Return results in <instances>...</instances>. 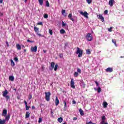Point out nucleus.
I'll use <instances>...</instances> for the list:
<instances>
[{"label":"nucleus","mask_w":124,"mask_h":124,"mask_svg":"<svg viewBox=\"0 0 124 124\" xmlns=\"http://www.w3.org/2000/svg\"><path fill=\"white\" fill-rule=\"evenodd\" d=\"M24 103L25 104V107H26V110H30V108H31V107L30 106H28V103L27 102V101L24 100Z\"/></svg>","instance_id":"11"},{"label":"nucleus","mask_w":124,"mask_h":124,"mask_svg":"<svg viewBox=\"0 0 124 124\" xmlns=\"http://www.w3.org/2000/svg\"><path fill=\"white\" fill-rule=\"evenodd\" d=\"M104 14H108V10H106L104 11Z\"/></svg>","instance_id":"50"},{"label":"nucleus","mask_w":124,"mask_h":124,"mask_svg":"<svg viewBox=\"0 0 124 124\" xmlns=\"http://www.w3.org/2000/svg\"><path fill=\"white\" fill-rule=\"evenodd\" d=\"M7 115V110L4 109L2 111V116L5 117Z\"/></svg>","instance_id":"8"},{"label":"nucleus","mask_w":124,"mask_h":124,"mask_svg":"<svg viewBox=\"0 0 124 124\" xmlns=\"http://www.w3.org/2000/svg\"><path fill=\"white\" fill-rule=\"evenodd\" d=\"M77 72H78V73H79V74H81V73H82L81 69H80V68L77 69Z\"/></svg>","instance_id":"34"},{"label":"nucleus","mask_w":124,"mask_h":124,"mask_svg":"<svg viewBox=\"0 0 124 124\" xmlns=\"http://www.w3.org/2000/svg\"><path fill=\"white\" fill-rule=\"evenodd\" d=\"M4 97H5L7 101L8 100V99H10V96H9V95H7L5 96Z\"/></svg>","instance_id":"32"},{"label":"nucleus","mask_w":124,"mask_h":124,"mask_svg":"<svg viewBox=\"0 0 124 124\" xmlns=\"http://www.w3.org/2000/svg\"><path fill=\"white\" fill-rule=\"evenodd\" d=\"M59 104H60V100H59L58 97H56L55 99V105H56V106H58Z\"/></svg>","instance_id":"14"},{"label":"nucleus","mask_w":124,"mask_h":124,"mask_svg":"<svg viewBox=\"0 0 124 124\" xmlns=\"http://www.w3.org/2000/svg\"><path fill=\"white\" fill-rule=\"evenodd\" d=\"M60 33H61V34H63L64 33H65V31H64V30L63 29H61L60 30Z\"/></svg>","instance_id":"28"},{"label":"nucleus","mask_w":124,"mask_h":124,"mask_svg":"<svg viewBox=\"0 0 124 124\" xmlns=\"http://www.w3.org/2000/svg\"><path fill=\"white\" fill-rule=\"evenodd\" d=\"M17 98V99H20L21 97H20L19 96H18Z\"/></svg>","instance_id":"59"},{"label":"nucleus","mask_w":124,"mask_h":124,"mask_svg":"<svg viewBox=\"0 0 124 124\" xmlns=\"http://www.w3.org/2000/svg\"><path fill=\"white\" fill-rule=\"evenodd\" d=\"M95 84H96L97 87L98 86V82H97V81H95Z\"/></svg>","instance_id":"55"},{"label":"nucleus","mask_w":124,"mask_h":124,"mask_svg":"<svg viewBox=\"0 0 124 124\" xmlns=\"http://www.w3.org/2000/svg\"><path fill=\"white\" fill-rule=\"evenodd\" d=\"M8 94V91H7V90H5L4 91L2 92V96L4 97L6 95Z\"/></svg>","instance_id":"10"},{"label":"nucleus","mask_w":124,"mask_h":124,"mask_svg":"<svg viewBox=\"0 0 124 124\" xmlns=\"http://www.w3.org/2000/svg\"><path fill=\"white\" fill-rule=\"evenodd\" d=\"M106 123H105V121H102L101 124H105Z\"/></svg>","instance_id":"54"},{"label":"nucleus","mask_w":124,"mask_h":124,"mask_svg":"<svg viewBox=\"0 0 124 124\" xmlns=\"http://www.w3.org/2000/svg\"><path fill=\"white\" fill-rule=\"evenodd\" d=\"M5 117V118L4 120H5V121H8L10 119V114H8L7 115H6Z\"/></svg>","instance_id":"16"},{"label":"nucleus","mask_w":124,"mask_h":124,"mask_svg":"<svg viewBox=\"0 0 124 124\" xmlns=\"http://www.w3.org/2000/svg\"><path fill=\"white\" fill-rule=\"evenodd\" d=\"M32 98V96H31V94H29V100H30V99H31V98Z\"/></svg>","instance_id":"43"},{"label":"nucleus","mask_w":124,"mask_h":124,"mask_svg":"<svg viewBox=\"0 0 124 124\" xmlns=\"http://www.w3.org/2000/svg\"><path fill=\"white\" fill-rule=\"evenodd\" d=\"M73 104H76V101L75 100L73 101Z\"/></svg>","instance_id":"56"},{"label":"nucleus","mask_w":124,"mask_h":124,"mask_svg":"<svg viewBox=\"0 0 124 124\" xmlns=\"http://www.w3.org/2000/svg\"><path fill=\"white\" fill-rule=\"evenodd\" d=\"M15 62H18V58L17 57H15L14 58Z\"/></svg>","instance_id":"45"},{"label":"nucleus","mask_w":124,"mask_h":124,"mask_svg":"<svg viewBox=\"0 0 124 124\" xmlns=\"http://www.w3.org/2000/svg\"><path fill=\"white\" fill-rule=\"evenodd\" d=\"M40 107H42V106H44V104H40Z\"/></svg>","instance_id":"57"},{"label":"nucleus","mask_w":124,"mask_h":124,"mask_svg":"<svg viewBox=\"0 0 124 124\" xmlns=\"http://www.w3.org/2000/svg\"><path fill=\"white\" fill-rule=\"evenodd\" d=\"M41 122H42V118H39V120H38L39 124H40V123H41Z\"/></svg>","instance_id":"42"},{"label":"nucleus","mask_w":124,"mask_h":124,"mask_svg":"<svg viewBox=\"0 0 124 124\" xmlns=\"http://www.w3.org/2000/svg\"><path fill=\"white\" fill-rule=\"evenodd\" d=\"M114 2H115L114 0H109L108 2V4L110 5V6L112 7L113 6V5L114 4Z\"/></svg>","instance_id":"12"},{"label":"nucleus","mask_w":124,"mask_h":124,"mask_svg":"<svg viewBox=\"0 0 124 124\" xmlns=\"http://www.w3.org/2000/svg\"><path fill=\"white\" fill-rule=\"evenodd\" d=\"M58 67H59V65H58V64H55L54 67L55 71H57V70H58Z\"/></svg>","instance_id":"30"},{"label":"nucleus","mask_w":124,"mask_h":124,"mask_svg":"<svg viewBox=\"0 0 124 124\" xmlns=\"http://www.w3.org/2000/svg\"><path fill=\"white\" fill-rule=\"evenodd\" d=\"M27 1H28V0H24V2L25 3H27Z\"/></svg>","instance_id":"62"},{"label":"nucleus","mask_w":124,"mask_h":124,"mask_svg":"<svg viewBox=\"0 0 124 124\" xmlns=\"http://www.w3.org/2000/svg\"><path fill=\"white\" fill-rule=\"evenodd\" d=\"M34 31H35V32H38V31H39V29L37 28V27H36V26H34Z\"/></svg>","instance_id":"23"},{"label":"nucleus","mask_w":124,"mask_h":124,"mask_svg":"<svg viewBox=\"0 0 124 124\" xmlns=\"http://www.w3.org/2000/svg\"><path fill=\"white\" fill-rule=\"evenodd\" d=\"M44 18H45V19H47V18H48V15L47 14L44 15Z\"/></svg>","instance_id":"41"},{"label":"nucleus","mask_w":124,"mask_h":124,"mask_svg":"<svg viewBox=\"0 0 124 124\" xmlns=\"http://www.w3.org/2000/svg\"><path fill=\"white\" fill-rule=\"evenodd\" d=\"M112 42L114 44V45L115 46H116V47L118 46V45H117V41H116V40L112 39Z\"/></svg>","instance_id":"22"},{"label":"nucleus","mask_w":124,"mask_h":124,"mask_svg":"<svg viewBox=\"0 0 124 124\" xmlns=\"http://www.w3.org/2000/svg\"><path fill=\"white\" fill-rule=\"evenodd\" d=\"M59 57L60 59H62V58H63V54L62 53H60Z\"/></svg>","instance_id":"36"},{"label":"nucleus","mask_w":124,"mask_h":124,"mask_svg":"<svg viewBox=\"0 0 124 124\" xmlns=\"http://www.w3.org/2000/svg\"><path fill=\"white\" fill-rule=\"evenodd\" d=\"M16 49L17 50H21V49H22V47L21 46V45H20V44H17L16 45Z\"/></svg>","instance_id":"15"},{"label":"nucleus","mask_w":124,"mask_h":124,"mask_svg":"<svg viewBox=\"0 0 124 124\" xmlns=\"http://www.w3.org/2000/svg\"><path fill=\"white\" fill-rule=\"evenodd\" d=\"M3 0H0V3H2Z\"/></svg>","instance_id":"60"},{"label":"nucleus","mask_w":124,"mask_h":124,"mask_svg":"<svg viewBox=\"0 0 124 124\" xmlns=\"http://www.w3.org/2000/svg\"><path fill=\"white\" fill-rule=\"evenodd\" d=\"M64 13H65V10H62V15H63V14H64Z\"/></svg>","instance_id":"49"},{"label":"nucleus","mask_w":124,"mask_h":124,"mask_svg":"<svg viewBox=\"0 0 124 124\" xmlns=\"http://www.w3.org/2000/svg\"><path fill=\"white\" fill-rule=\"evenodd\" d=\"M31 109H32V110H34V109H35V107H34V106H32L31 107Z\"/></svg>","instance_id":"52"},{"label":"nucleus","mask_w":124,"mask_h":124,"mask_svg":"<svg viewBox=\"0 0 124 124\" xmlns=\"http://www.w3.org/2000/svg\"><path fill=\"white\" fill-rule=\"evenodd\" d=\"M86 1L88 3V4H91V3H92V2L93 1L92 0H86Z\"/></svg>","instance_id":"37"},{"label":"nucleus","mask_w":124,"mask_h":124,"mask_svg":"<svg viewBox=\"0 0 124 124\" xmlns=\"http://www.w3.org/2000/svg\"><path fill=\"white\" fill-rule=\"evenodd\" d=\"M76 53L78 54V58H81L83 56V50L80 49V48L78 47Z\"/></svg>","instance_id":"1"},{"label":"nucleus","mask_w":124,"mask_h":124,"mask_svg":"<svg viewBox=\"0 0 124 124\" xmlns=\"http://www.w3.org/2000/svg\"><path fill=\"white\" fill-rule=\"evenodd\" d=\"M75 77H78V75H79V74L77 72H75L74 74Z\"/></svg>","instance_id":"33"},{"label":"nucleus","mask_w":124,"mask_h":124,"mask_svg":"<svg viewBox=\"0 0 124 124\" xmlns=\"http://www.w3.org/2000/svg\"><path fill=\"white\" fill-rule=\"evenodd\" d=\"M11 64L12 66H15V63L14 62V61L12 60V59L11 60Z\"/></svg>","instance_id":"25"},{"label":"nucleus","mask_w":124,"mask_h":124,"mask_svg":"<svg viewBox=\"0 0 124 124\" xmlns=\"http://www.w3.org/2000/svg\"><path fill=\"white\" fill-rule=\"evenodd\" d=\"M6 44L7 45V47L9 46V44H8V42L7 41L6 42Z\"/></svg>","instance_id":"53"},{"label":"nucleus","mask_w":124,"mask_h":124,"mask_svg":"<svg viewBox=\"0 0 124 124\" xmlns=\"http://www.w3.org/2000/svg\"><path fill=\"white\" fill-rule=\"evenodd\" d=\"M68 17L69 19H70V20H71V21H72V22H74V19H73V18H72V14H69Z\"/></svg>","instance_id":"13"},{"label":"nucleus","mask_w":124,"mask_h":124,"mask_svg":"<svg viewBox=\"0 0 124 124\" xmlns=\"http://www.w3.org/2000/svg\"><path fill=\"white\" fill-rule=\"evenodd\" d=\"M37 35H38L39 36H41V34H40V33H37Z\"/></svg>","instance_id":"61"},{"label":"nucleus","mask_w":124,"mask_h":124,"mask_svg":"<svg viewBox=\"0 0 124 124\" xmlns=\"http://www.w3.org/2000/svg\"><path fill=\"white\" fill-rule=\"evenodd\" d=\"M40 5H43V0H38Z\"/></svg>","instance_id":"31"},{"label":"nucleus","mask_w":124,"mask_h":124,"mask_svg":"<svg viewBox=\"0 0 124 124\" xmlns=\"http://www.w3.org/2000/svg\"><path fill=\"white\" fill-rule=\"evenodd\" d=\"M66 24L64 23L63 21L62 22V27H65Z\"/></svg>","instance_id":"46"},{"label":"nucleus","mask_w":124,"mask_h":124,"mask_svg":"<svg viewBox=\"0 0 124 124\" xmlns=\"http://www.w3.org/2000/svg\"><path fill=\"white\" fill-rule=\"evenodd\" d=\"M97 92H98V93H100V92H101V88H100V87H99L98 88V89H97Z\"/></svg>","instance_id":"40"},{"label":"nucleus","mask_w":124,"mask_h":124,"mask_svg":"<svg viewBox=\"0 0 124 124\" xmlns=\"http://www.w3.org/2000/svg\"><path fill=\"white\" fill-rule=\"evenodd\" d=\"M79 112L80 114V116H84V111H83V109H82V108L79 109Z\"/></svg>","instance_id":"17"},{"label":"nucleus","mask_w":124,"mask_h":124,"mask_svg":"<svg viewBox=\"0 0 124 124\" xmlns=\"http://www.w3.org/2000/svg\"><path fill=\"white\" fill-rule=\"evenodd\" d=\"M45 94L46 95V101H49L50 100V96H51V93L46 92Z\"/></svg>","instance_id":"3"},{"label":"nucleus","mask_w":124,"mask_h":124,"mask_svg":"<svg viewBox=\"0 0 124 124\" xmlns=\"http://www.w3.org/2000/svg\"><path fill=\"white\" fill-rule=\"evenodd\" d=\"M44 53H46V50H44Z\"/></svg>","instance_id":"64"},{"label":"nucleus","mask_w":124,"mask_h":124,"mask_svg":"<svg viewBox=\"0 0 124 124\" xmlns=\"http://www.w3.org/2000/svg\"><path fill=\"white\" fill-rule=\"evenodd\" d=\"M79 13L80 14H81V15L84 16L85 18H89V17L88 16V13L87 12H85L84 13H83L82 11H80L79 12Z\"/></svg>","instance_id":"5"},{"label":"nucleus","mask_w":124,"mask_h":124,"mask_svg":"<svg viewBox=\"0 0 124 124\" xmlns=\"http://www.w3.org/2000/svg\"><path fill=\"white\" fill-rule=\"evenodd\" d=\"M49 33L51 35H53V30L49 29Z\"/></svg>","instance_id":"39"},{"label":"nucleus","mask_w":124,"mask_h":124,"mask_svg":"<svg viewBox=\"0 0 124 124\" xmlns=\"http://www.w3.org/2000/svg\"><path fill=\"white\" fill-rule=\"evenodd\" d=\"M107 106H108V103L106 102H103V107L104 108H107Z\"/></svg>","instance_id":"19"},{"label":"nucleus","mask_w":124,"mask_h":124,"mask_svg":"<svg viewBox=\"0 0 124 124\" xmlns=\"http://www.w3.org/2000/svg\"><path fill=\"white\" fill-rule=\"evenodd\" d=\"M86 54H87V55H91V50L90 49H86Z\"/></svg>","instance_id":"29"},{"label":"nucleus","mask_w":124,"mask_h":124,"mask_svg":"<svg viewBox=\"0 0 124 124\" xmlns=\"http://www.w3.org/2000/svg\"><path fill=\"white\" fill-rule=\"evenodd\" d=\"M57 120L61 124V123L62 122V121H63V119H62V117H60L57 119Z\"/></svg>","instance_id":"21"},{"label":"nucleus","mask_w":124,"mask_h":124,"mask_svg":"<svg viewBox=\"0 0 124 124\" xmlns=\"http://www.w3.org/2000/svg\"><path fill=\"white\" fill-rule=\"evenodd\" d=\"M97 17L98 19H99L100 20H101V21L102 22H104V17L102 16V15H97Z\"/></svg>","instance_id":"7"},{"label":"nucleus","mask_w":124,"mask_h":124,"mask_svg":"<svg viewBox=\"0 0 124 124\" xmlns=\"http://www.w3.org/2000/svg\"><path fill=\"white\" fill-rule=\"evenodd\" d=\"M106 120V117H105V116H103L102 117V121H105V120Z\"/></svg>","instance_id":"38"},{"label":"nucleus","mask_w":124,"mask_h":124,"mask_svg":"<svg viewBox=\"0 0 124 124\" xmlns=\"http://www.w3.org/2000/svg\"><path fill=\"white\" fill-rule=\"evenodd\" d=\"M86 38L88 41H92L93 40V36L91 33H88L86 36Z\"/></svg>","instance_id":"2"},{"label":"nucleus","mask_w":124,"mask_h":124,"mask_svg":"<svg viewBox=\"0 0 124 124\" xmlns=\"http://www.w3.org/2000/svg\"><path fill=\"white\" fill-rule=\"evenodd\" d=\"M112 29H113V27H110V28H108V31L111 32L112 31Z\"/></svg>","instance_id":"44"},{"label":"nucleus","mask_w":124,"mask_h":124,"mask_svg":"<svg viewBox=\"0 0 124 124\" xmlns=\"http://www.w3.org/2000/svg\"><path fill=\"white\" fill-rule=\"evenodd\" d=\"M9 79L10 81H14V77L13 76H10L9 77Z\"/></svg>","instance_id":"26"},{"label":"nucleus","mask_w":124,"mask_h":124,"mask_svg":"<svg viewBox=\"0 0 124 124\" xmlns=\"http://www.w3.org/2000/svg\"><path fill=\"white\" fill-rule=\"evenodd\" d=\"M5 123H6V121H5V120L3 119L2 120L0 119V124H5Z\"/></svg>","instance_id":"18"},{"label":"nucleus","mask_w":124,"mask_h":124,"mask_svg":"<svg viewBox=\"0 0 124 124\" xmlns=\"http://www.w3.org/2000/svg\"><path fill=\"white\" fill-rule=\"evenodd\" d=\"M73 120H74V121H76V120H77V117H74Z\"/></svg>","instance_id":"58"},{"label":"nucleus","mask_w":124,"mask_h":124,"mask_svg":"<svg viewBox=\"0 0 124 124\" xmlns=\"http://www.w3.org/2000/svg\"><path fill=\"white\" fill-rule=\"evenodd\" d=\"M106 72H113V68L108 67L106 69Z\"/></svg>","instance_id":"9"},{"label":"nucleus","mask_w":124,"mask_h":124,"mask_svg":"<svg viewBox=\"0 0 124 124\" xmlns=\"http://www.w3.org/2000/svg\"><path fill=\"white\" fill-rule=\"evenodd\" d=\"M31 52H34V53H36V52H37V46H35L33 47L31 46Z\"/></svg>","instance_id":"6"},{"label":"nucleus","mask_w":124,"mask_h":124,"mask_svg":"<svg viewBox=\"0 0 124 124\" xmlns=\"http://www.w3.org/2000/svg\"><path fill=\"white\" fill-rule=\"evenodd\" d=\"M120 58L122 59L123 58H124V56H121Z\"/></svg>","instance_id":"63"},{"label":"nucleus","mask_w":124,"mask_h":124,"mask_svg":"<svg viewBox=\"0 0 124 124\" xmlns=\"http://www.w3.org/2000/svg\"><path fill=\"white\" fill-rule=\"evenodd\" d=\"M51 66L52 69H54V67H55V62H51Z\"/></svg>","instance_id":"35"},{"label":"nucleus","mask_w":124,"mask_h":124,"mask_svg":"<svg viewBox=\"0 0 124 124\" xmlns=\"http://www.w3.org/2000/svg\"><path fill=\"white\" fill-rule=\"evenodd\" d=\"M30 113L29 112V111L26 112V115H25V118L26 119H28V118H30Z\"/></svg>","instance_id":"20"},{"label":"nucleus","mask_w":124,"mask_h":124,"mask_svg":"<svg viewBox=\"0 0 124 124\" xmlns=\"http://www.w3.org/2000/svg\"><path fill=\"white\" fill-rule=\"evenodd\" d=\"M63 103L64 104V108H65V107H66V102H65V101H64Z\"/></svg>","instance_id":"51"},{"label":"nucleus","mask_w":124,"mask_h":124,"mask_svg":"<svg viewBox=\"0 0 124 124\" xmlns=\"http://www.w3.org/2000/svg\"><path fill=\"white\" fill-rule=\"evenodd\" d=\"M27 42H30V43H33V41H31L30 40L28 39Z\"/></svg>","instance_id":"48"},{"label":"nucleus","mask_w":124,"mask_h":124,"mask_svg":"<svg viewBox=\"0 0 124 124\" xmlns=\"http://www.w3.org/2000/svg\"><path fill=\"white\" fill-rule=\"evenodd\" d=\"M70 86L73 89H75V82L73 78H71V79Z\"/></svg>","instance_id":"4"},{"label":"nucleus","mask_w":124,"mask_h":124,"mask_svg":"<svg viewBox=\"0 0 124 124\" xmlns=\"http://www.w3.org/2000/svg\"><path fill=\"white\" fill-rule=\"evenodd\" d=\"M37 25H40V26H42V25H43V23H42V22H38L37 23Z\"/></svg>","instance_id":"47"},{"label":"nucleus","mask_w":124,"mask_h":124,"mask_svg":"<svg viewBox=\"0 0 124 124\" xmlns=\"http://www.w3.org/2000/svg\"><path fill=\"white\" fill-rule=\"evenodd\" d=\"M46 6L47 7H50V3H49V1L48 0H46Z\"/></svg>","instance_id":"27"},{"label":"nucleus","mask_w":124,"mask_h":124,"mask_svg":"<svg viewBox=\"0 0 124 124\" xmlns=\"http://www.w3.org/2000/svg\"><path fill=\"white\" fill-rule=\"evenodd\" d=\"M89 120H90V119H89V118L86 119L87 122H86V124H92L93 122H92V121H90L89 122H89Z\"/></svg>","instance_id":"24"}]
</instances>
